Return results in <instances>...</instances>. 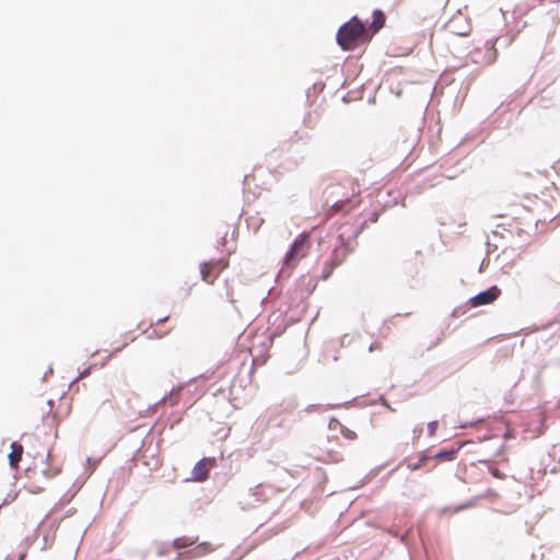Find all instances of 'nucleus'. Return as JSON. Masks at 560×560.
<instances>
[{"label":"nucleus","mask_w":560,"mask_h":560,"mask_svg":"<svg viewBox=\"0 0 560 560\" xmlns=\"http://www.w3.org/2000/svg\"><path fill=\"white\" fill-rule=\"evenodd\" d=\"M22 454L23 445L18 442H13L11 444V452L9 453L8 456L11 467L16 468L19 466V463L21 462L22 458Z\"/></svg>","instance_id":"1a4fd4ad"},{"label":"nucleus","mask_w":560,"mask_h":560,"mask_svg":"<svg viewBox=\"0 0 560 560\" xmlns=\"http://www.w3.org/2000/svg\"><path fill=\"white\" fill-rule=\"evenodd\" d=\"M430 459V457L425 454H421L419 459L417 462H409L407 464V468L411 471H415V470H418L420 469L421 467H423L427 462Z\"/></svg>","instance_id":"4468645a"},{"label":"nucleus","mask_w":560,"mask_h":560,"mask_svg":"<svg viewBox=\"0 0 560 560\" xmlns=\"http://www.w3.org/2000/svg\"><path fill=\"white\" fill-rule=\"evenodd\" d=\"M371 39L365 25L357 18L340 26L337 33V43L343 50L354 49L361 42Z\"/></svg>","instance_id":"f257e3e1"},{"label":"nucleus","mask_w":560,"mask_h":560,"mask_svg":"<svg viewBox=\"0 0 560 560\" xmlns=\"http://www.w3.org/2000/svg\"><path fill=\"white\" fill-rule=\"evenodd\" d=\"M458 452V448H452V450H448V451H441L439 453H436L433 458L439 460V462H446V460H453L455 459V456Z\"/></svg>","instance_id":"9b49d317"},{"label":"nucleus","mask_w":560,"mask_h":560,"mask_svg":"<svg viewBox=\"0 0 560 560\" xmlns=\"http://www.w3.org/2000/svg\"><path fill=\"white\" fill-rule=\"evenodd\" d=\"M330 275V271H328L327 273L324 275V279L328 278Z\"/></svg>","instance_id":"b1692460"},{"label":"nucleus","mask_w":560,"mask_h":560,"mask_svg":"<svg viewBox=\"0 0 560 560\" xmlns=\"http://www.w3.org/2000/svg\"><path fill=\"white\" fill-rule=\"evenodd\" d=\"M500 293L501 290L497 285H493L490 289L472 296L469 300V304L472 307L491 304L499 298Z\"/></svg>","instance_id":"39448f33"},{"label":"nucleus","mask_w":560,"mask_h":560,"mask_svg":"<svg viewBox=\"0 0 560 560\" xmlns=\"http://www.w3.org/2000/svg\"><path fill=\"white\" fill-rule=\"evenodd\" d=\"M472 506L471 503H465V504H462V505H458V506H451V508H445L441 511V513L443 514H452V513H457L462 510H465V509H468Z\"/></svg>","instance_id":"dca6fc26"},{"label":"nucleus","mask_w":560,"mask_h":560,"mask_svg":"<svg viewBox=\"0 0 560 560\" xmlns=\"http://www.w3.org/2000/svg\"><path fill=\"white\" fill-rule=\"evenodd\" d=\"M310 248L308 234H300L291 245V248L284 256V266L294 268L301 259L306 257Z\"/></svg>","instance_id":"f03ea898"},{"label":"nucleus","mask_w":560,"mask_h":560,"mask_svg":"<svg viewBox=\"0 0 560 560\" xmlns=\"http://www.w3.org/2000/svg\"><path fill=\"white\" fill-rule=\"evenodd\" d=\"M348 201L349 198H346L345 200H337L336 202H334L330 207V214H335L336 212L341 211Z\"/></svg>","instance_id":"a211bd4d"},{"label":"nucleus","mask_w":560,"mask_h":560,"mask_svg":"<svg viewBox=\"0 0 560 560\" xmlns=\"http://www.w3.org/2000/svg\"><path fill=\"white\" fill-rule=\"evenodd\" d=\"M230 260L228 257H222L219 259H211L208 261H203L199 266L200 276L203 282L208 284H213L220 273L229 268Z\"/></svg>","instance_id":"7ed1b4c3"},{"label":"nucleus","mask_w":560,"mask_h":560,"mask_svg":"<svg viewBox=\"0 0 560 560\" xmlns=\"http://www.w3.org/2000/svg\"><path fill=\"white\" fill-rule=\"evenodd\" d=\"M546 476V469L539 468L535 474L534 469H532L530 479L536 483L541 480Z\"/></svg>","instance_id":"6ab92c4d"},{"label":"nucleus","mask_w":560,"mask_h":560,"mask_svg":"<svg viewBox=\"0 0 560 560\" xmlns=\"http://www.w3.org/2000/svg\"><path fill=\"white\" fill-rule=\"evenodd\" d=\"M341 434L347 440H355L357 439V433L354 431H352L351 429L346 428V427H341Z\"/></svg>","instance_id":"412c9836"},{"label":"nucleus","mask_w":560,"mask_h":560,"mask_svg":"<svg viewBox=\"0 0 560 560\" xmlns=\"http://www.w3.org/2000/svg\"><path fill=\"white\" fill-rule=\"evenodd\" d=\"M489 471L490 474L494 477V478H498V479H504L505 478V475L503 472H501L498 468L495 467H492L490 466L489 467Z\"/></svg>","instance_id":"4be33fe9"},{"label":"nucleus","mask_w":560,"mask_h":560,"mask_svg":"<svg viewBox=\"0 0 560 560\" xmlns=\"http://www.w3.org/2000/svg\"><path fill=\"white\" fill-rule=\"evenodd\" d=\"M447 31L457 36H468L471 33V24L463 14L454 15L446 25Z\"/></svg>","instance_id":"20e7f679"},{"label":"nucleus","mask_w":560,"mask_h":560,"mask_svg":"<svg viewBox=\"0 0 560 560\" xmlns=\"http://www.w3.org/2000/svg\"><path fill=\"white\" fill-rule=\"evenodd\" d=\"M166 319H167V317L160 318V319H158V322L154 325H151L145 330V332L149 335V337L163 338L164 336H166L171 331V329H167L164 331H160L158 329L159 325L164 323Z\"/></svg>","instance_id":"9d476101"},{"label":"nucleus","mask_w":560,"mask_h":560,"mask_svg":"<svg viewBox=\"0 0 560 560\" xmlns=\"http://www.w3.org/2000/svg\"><path fill=\"white\" fill-rule=\"evenodd\" d=\"M386 16L382 10H374L373 11V20L368 28L369 34L371 37L376 34L384 25H385Z\"/></svg>","instance_id":"6e6552de"},{"label":"nucleus","mask_w":560,"mask_h":560,"mask_svg":"<svg viewBox=\"0 0 560 560\" xmlns=\"http://www.w3.org/2000/svg\"><path fill=\"white\" fill-rule=\"evenodd\" d=\"M178 393L179 388L176 390H172L168 397H164V401L168 400L171 406L176 405L178 401Z\"/></svg>","instance_id":"aec40b11"},{"label":"nucleus","mask_w":560,"mask_h":560,"mask_svg":"<svg viewBox=\"0 0 560 560\" xmlns=\"http://www.w3.org/2000/svg\"><path fill=\"white\" fill-rule=\"evenodd\" d=\"M330 441L328 440L326 443H322L318 445V452L316 454L317 458L325 463H339L342 460L341 452L336 447H329Z\"/></svg>","instance_id":"423d86ee"},{"label":"nucleus","mask_w":560,"mask_h":560,"mask_svg":"<svg viewBox=\"0 0 560 560\" xmlns=\"http://www.w3.org/2000/svg\"><path fill=\"white\" fill-rule=\"evenodd\" d=\"M550 457L557 464L555 467L551 468V471L556 472L560 470V443L552 446L550 451Z\"/></svg>","instance_id":"ddd939ff"},{"label":"nucleus","mask_w":560,"mask_h":560,"mask_svg":"<svg viewBox=\"0 0 560 560\" xmlns=\"http://www.w3.org/2000/svg\"><path fill=\"white\" fill-rule=\"evenodd\" d=\"M195 542H196L195 539H190L188 537H179L173 541V546L176 549H182V548L189 547V546L194 545Z\"/></svg>","instance_id":"2eb2a0df"},{"label":"nucleus","mask_w":560,"mask_h":560,"mask_svg":"<svg viewBox=\"0 0 560 560\" xmlns=\"http://www.w3.org/2000/svg\"><path fill=\"white\" fill-rule=\"evenodd\" d=\"M438 430V421H431L428 423V432L430 436L435 435Z\"/></svg>","instance_id":"5701e85b"},{"label":"nucleus","mask_w":560,"mask_h":560,"mask_svg":"<svg viewBox=\"0 0 560 560\" xmlns=\"http://www.w3.org/2000/svg\"><path fill=\"white\" fill-rule=\"evenodd\" d=\"M272 488L259 485L254 490V495L257 497V500H260L262 502H266L268 500V492H271Z\"/></svg>","instance_id":"f8f14e48"},{"label":"nucleus","mask_w":560,"mask_h":560,"mask_svg":"<svg viewBox=\"0 0 560 560\" xmlns=\"http://www.w3.org/2000/svg\"><path fill=\"white\" fill-rule=\"evenodd\" d=\"M214 458L205 457L200 459L191 471V480L205 481L209 477V470L214 466Z\"/></svg>","instance_id":"0eeeda50"},{"label":"nucleus","mask_w":560,"mask_h":560,"mask_svg":"<svg viewBox=\"0 0 560 560\" xmlns=\"http://www.w3.org/2000/svg\"><path fill=\"white\" fill-rule=\"evenodd\" d=\"M212 551V547L209 542H202L195 549V556L206 555Z\"/></svg>","instance_id":"f3484780"}]
</instances>
